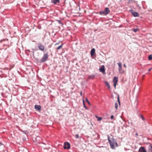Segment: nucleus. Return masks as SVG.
Segmentation results:
<instances>
[{
	"instance_id": "obj_1",
	"label": "nucleus",
	"mask_w": 152,
	"mask_h": 152,
	"mask_svg": "<svg viewBox=\"0 0 152 152\" xmlns=\"http://www.w3.org/2000/svg\"><path fill=\"white\" fill-rule=\"evenodd\" d=\"M108 140L110 143L111 148H114L115 145L117 146V143L116 141L114 139L113 137H110L109 135H108Z\"/></svg>"
},
{
	"instance_id": "obj_2",
	"label": "nucleus",
	"mask_w": 152,
	"mask_h": 152,
	"mask_svg": "<svg viewBox=\"0 0 152 152\" xmlns=\"http://www.w3.org/2000/svg\"><path fill=\"white\" fill-rule=\"evenodd\" d=\"M100 14L101 15H106L109 14L110 12V10L108 8H106L104 11H101L99 12Z\"/></svg>"
},
{
	"instance_id": "obj_3",
	"label": "nucleus",
	"mask_w": 152,
	"mask_h": 152,
	"mask_svg": "<svg viewBox=\"0 0 152 152\" xmlns=\"http://www.w3.org/2000/svg\"><path fill=\"white\" fill-rule=\"evenodd\" d=\"M64 149H69L70 148V144L67 142H64Z\"/></svg>"
},
{
	"instance_id": "obj_4",
	"label": "nucleus",
	"mask_w": 152,
	"mask_h": 152,
	"mask_svg": "<svg viewBox=\"0 0 152 152\" xmlns=\"http://www.w3.org/2000/svg\"><path fill=\"white\" fill-rule=\"evenodd\" d=\"M118 81V78L117 77H115L113 78V85L114 86L115 88H116V84Z\"/></svg>"
},
{
	"instance_id": "obj_5",
	"label": "nucleus",
	"mask_w": 152,
	"mask_h": 152,
	"mask_svg": "<svg viewBox=\"0 0 152 152\" xmlns=\"http://www.w3.org/2000/svg\"><path fill=\"white\" fill-rule=\"evenodd\" d=\"M48 58V54H46L41 59V61L42 62H43L46 61Z\"/></svg>"
},
{
	"instance_id": "obj_6",
	"label": "nucleus",
	"mask_w": 152,
	"mask_h": 152,
	"mask_svg": "<svg viewBox=\"0 0 152 152\" xmlns=\"http://www.w3.org/2000/svg\"><path fill=\"white\" fill-rule=\"evenodd\" d=\"M99 71L103 73V74H105V70L104 66V65L101 66V67L99 68Z\"/></svg>"
},
{
	"instance_id": "obj_7",
	"label": "nucleus",
	"mask_w": 152,
	"mask_h": 152,
	"mask_svg": "<svg viewBox=\"0 0 152 152\" xmlns=\"http://www.w3.org/2000/svg\"><path fill=\"white\" fill-rule=\"evenodd\" d=\"M139 152H146V151L144 147H142L140 148Z\"/></svg>"
},
{
	"instance_id": "obj_8",
	"label": "nucleus",
	"mask_w": 152,
	"mask_h": 152,
	"mask_svg": "<svg viewBox=\"0 0 152 152\" xmlns=\"http://www.w3.org/2000/svg\"><path fill=\"white\" fill-rule=\"evenodd\" d=\"M131 13L135 17H138L139 15V14L138 12H135L134 11H132Z\"/></svg>"
},
{
	"instance_id": "obj_9",
	"label": "nucleus",
	"mask_w": 152,
	"mask_h": 152,
	"mask_svg": "<svg viewBox=\"0 0 152 152\" xmlns=\"http://www.w3.org/2000/svg\"><path fill=\"white\" fill-rule=\"evenodd\" d=\"M35 108L36 110L39 111L41 110V106L39 105H35Z\"/></svg>"
},
{
	"instance_id": "obj_10",
	"label": "nucleus",
	"mask_w": 152,
	"mask_h": 152,
	"mask_svg": "<svg viewBox=\"0 0 152 152\" xmlns=\"http://www.w3.org/2000/svg\"><path fill=\"white\" fill-rule=\"evenodd\" d=\"M38 47L39 50L42 51H44L45 48L43 45H38Z\"/></svg>"
},
{
	"instance_id": "obj_11",
	"label": "nucleus",
	"mask_w": 152,
	"mask_h": 152,
	"mask_svg": "<svg viewBox=\"0 0 152 152\" xmlns=\"http://www.w3.org/2000/svg\"><path fill=\"white\" fill-rule=\"evenodd\" d=\"M95 53V49L94 48H93L91 51V56H93Z\"/></svg>"
},
{
	"instance_id": "obj_12",
	"label": "nucleus",
	"mask_w": 152,
	"mask_h": 152,
	"mask_svg": "<svg viewBox=\"0 0 152 152\" xmlns=\"http://www.w3.org/2000/svg\"><path fill=\"white\" fill-rule=\"evenodd\" d=\"M60 2L59 0H52L51 2L55 4H56L57 3H59Z\"/></svg>"
},
{
	"instance_id": "obj_13",
	"label": "nucleus",
	"mask_w": 152,
	"mask_h": 152,
	"mask_svg": "<svg viewBox=\"0 0 152 152\" xmlns=\"http://www.w3.org/2000/svg\"><path fill=\"white\" fill-rule=\"evenodd\" d=\"M119 72L121 74H123L124 72V70L122 69V67L119 68Z\"/></svg>"
},
{
	"instance_id": "obj_14",
	"label": "nucleus",
	"mask_w": 152,
	"mask_h": 152,
	"mask_svg": "<svg viewBox=\"0 0 152 152\" xmlns=\"http://www.w3.org/2000/svg\"><path fill=\"white\" fill-rule=\"evenodd\" d=\"M106 85L107 86V88L109 89L110 88V86L109 83L107 82H105Z\"/></svg>"
},
{
	"instance_id": "obj_15",
	"label": "nucleus",
	"mask_w": 152,
	"mask_h": 152,
	"mask_svg": "<svg viewBox=\"0 0 152 152\" xmlns=\"http://www.w3.org/2000/svg\"><path fill=\"white\" fill-rule=\"evenodd\" d=\"M132 31L135 32H137L139 31V29L138 28H133L132 29Z\"/></svg>"
},
{
	"instance_id": "obj_16",
	"label": "nucleus",
	"mask_w": 152,
	"mask_h": 152,
	"mask_svg": "<svg viewBox=\"0 0 152 152\" xmlns=\"http://www.w3.org/2000/svg\"><path fill=\"white\" fill-rule=\"evenodd\" d=\"M96 117L98 118V121H100L102 119L101 117H99L98 116H96Z\"/></svg>"
},
{
	"instance_id": "obj_17",
	"label": "nucleus",
	"mask_w": 152,
	"mask_h": 152,
	"mask_svg": "<svg viewBox=\"0 0 152 152\" xmlns=\"http://www.w3.org/2000/svg\"><path fill=\"white\" fill-rule=\"evenodd\" d=\"M63 44H62L61 45L58 46L57 48V49L58 50L60 49L61 48H62Z\"/></svg>"
},
{
	"instance_id": "obj_18",
	"label": "nucleus",
	"mask_w": 152,
	"mask_h": 152,
	"mask_svg": "<svg viewBox=\"0 0 152 152\" xmlns=\"http://www.w3.org/2000/svg\"><path fill=\"white\" fill-rule=\"evenodd\" d=\"M151 148L149 149L148 152H152V144L150 145Z\"/></svg>"
},
{
	"instance_id": "obj_19",
	"label": "nucleus",
	"mask_w": 152,
	"mask_h": 152,
	"mask_svg": "<svg viewBox=\"0 0 152 152\" xmlns=\"http://www.w3.org/2000/svg\"><path fill=\"white\" fill-rule=\"evenodd\" d=\"M148 59L149 60H152V55H151L149 56H148Z\"/></svg>"
},
{
	"instance_id": "obj_20",
	"label": "nucleus",
	"mask_w": 152,
	"mask_h": 152,
	"mask_svg": "<svg viewBox=\"0 0 152 152\" xmlns=\"http://www.w3.org/2000/svg\"><path fill=\"white\" fill-rule=\"evenodd\" d=\"M83 105H84V107L86 109H87V107L86 106V105H85V103H84V99H83Z\"/></svg>"
},
{
	"instance_id": "obj_21",
	"label": "nucleus",
	"mask_w": 152,
	"mask_h": 152,
	"mask_svg": "<svg viewBox=\"0 0 152 152\" xmlns=\"http://www.w3.org/2000/svg\"><path fill=\"white\" fill-rule=\"evenodd\" d=\"M86 101L88 103V104L89 105H91V104L90 102H89L88 99L87 98H86Z\"/></svg>"
},
{
	"instance_id": "obj_22",
	"label": "nucleus",
	"mask_w": 152,
	"mask_h": 152,
	"mask_svg": "<svg viewBox=\"0 0 152 152\" xmlns=\"http://www.w3.org/2000/svg\"><path fill=\"white\" fill-rule=\"evenodd\" d=\"M118 66L119 67V68L121 67H122V64L121 63H118Z\"/></svg>"
},
{
	"instance_id": "obj_23",
	"label": "nucleus",
	"mask_w": 152,
	"mask_h": 152,
	"mask_svg": "<svg viewBox=\"0 0 152 152\" xmlns=\"http://www.w3.org/2000/svg\"><path fill=\"white\" fill-rule=\"evenodd\" d=\"M115 107L116 110L118 109V104L117 103H115Z\"/></svg>"
},
{
	"instance_id": "obj_24",
	"label": "nucleus",
	"mask_w": 152,
	"mask_h": 152,
	"mask_svg": "<svg viewBox=\"0 0 152 152\" xmlns=\"http://www.w3.org/2000/svg\"><path fill=\"white\" fill-rule=\"evenodd\" d=\"M118 103L119 104V105H120V100H119V96H118Z\"/></svg>"
},
{
	"instance_id": "obj_25",
	"label": "nucleus",
	"mask_w": 152,
	"mask_h": 152,
	"mask_svg": "<svg viewBox=\"0 0 152 152\" xmlns=\"http://www.w3.org/2000/svg\"><path fill=\"white\" fill-rule=\"evenodd\" d=\"M75 137L76 138H79V135L78 134H76Z\"/></svg>"
},
{
	"instance_id": "obj_26",
	"label": "nucleus",
	"mask_w": 152,
	"mask_h": 152,
	"mask_svg": "<svg viewBox=\"0 0 152 152\" xmlns=\"http://www.w3.org/2000/svg\"><path fill=\"white\" fill-rule=\"evenodd\" d=\"M94 77V76L90 75L89 76V78H91L92 77Z\"/></svg>"
},
{
	"instance_id": "obj_27",
	"label": "nucleus",
	"mask_w": 152,
	"mask_h": 152,
	"mask_svg": "<svg viewBox=\"0 0 152 152\" xmlns=\"http://www.w3.org/2000/svg\"><path fill=\"white\" fill-rule=\"evenodd\" d=\"M114 118V116L113 115H112L111 117L110 118L111 119H113Z\"/></svg>"
},
{
	"instance_id": "obj_28",
	"label": "nucleus",
	"mask_w": 152,
	"mask_h": 152,
	"mask_svg": "<svg viewBox=\"0 0 152 152\" xmlns=\"http://www.w3.org/2000/svg\"><path fill=\"white\" fill-rule=\"evenodd\" d=\"M141 118H142V120H144V118L143 117V116H142V115H141Z\"/></svg>"
},
{
	"instance_id": "obj_29",
	"label": "nucleus",
	"mask_w": 152,
	"mask_h": 152,
	"mask_svg": "<svg viewBox=\"0 0 152 152\" xmlns=\"http://www.w3.org/2000/svg\"><path fill=\"white\" fill-rule=\"evenodd\" d=\"M152 68H151L149 69L148 70V71H150L152 69Z\"/></svg>"
},
{
	"instance_id": "obj_30",
	"label": "nucleus",
	"mask_w": 152,
	"mask_h": 152,
	"mask_svg": "<svg viewBox=\"0 0 152 152\" xmlns=\"http://www.w3.org/2000/svg\"><path fill=\"white\" fill-rule=\"evenodd\" d=\"M82 91H81V92L80 93V95L81 96H82Z\"/></svg>"
},
{
	"instance_id": "obj_31",
	"label": "nucleus",
	"mask_w": 152,
	"mask_h": 152,
	"mask_svg": "<svg viewBox=\"0 0 152 152\" xmlns=\"http://www.w3.org/2000/svg\"><path fill=\"white\" fill-rule=\"evenodd\" d=\"M135 135L137 136V137L138 135V134H137V133H136V134H135Z\"/></svg>"
},
{
	"instance_id": "obj_32",
	"label": "nucleus",
	"mask_w": 152,
	"mask_h": 152,
	"mask_svg": "<svg viewBox=\"0 0 152 152\" xmlns=\"http://www.w3.org/2000/svg\"><path fill=\"white\" fill-rule=\"evenodd\" d=\"M124 66L125 67H126V66L125 64H124Z\"/></svg>"
},
{
	"instance_id": "obj_33",
	"label": "nucleus",
	"mask_w": 152,
	"mask_h": 152,
	"mask_svg": "<svg viewBox=\"0 0 152 152\" xmlns=\"http://www.w3.org/2000/svg\"><path fill=\"white\" fill-rule=\"evenodd\" d=\"M59 23H61V22H60V21H59Z\"/></svg>"
},
{
	"instance_id": "obj_34",
	"label": "nucleus",
	"mask_w": 152,
	"mask_h": 152,
	"mask_svg": "<svg viewBox=\"0 0 152 152\" xmlns=\"http://www.w3.org/2000/svg\"><path fill=\"white\" fill-rule=\"evenodd\" d=\"M0 144L1 145V142H0Z\"/></svg>"
},
{
	"instance_id": "obj_35",
	"label": "nucleus",
	"mask_w": 152,
	"mask_h": 152,
	"mask_svg": "<svg viewBox=\"0 0 152 152\" xmlns=\"http://www.w3.org/2000/svg\"><path fill=\"white\" fill-rule=\"evenodd\" d=\"M50 17H51L52 16H50Z\"/></svg>"
}]
</instances>
